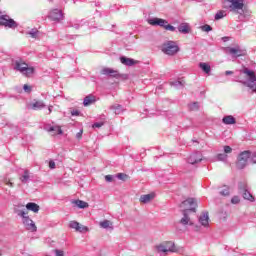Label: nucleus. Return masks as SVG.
<instances>
[{
  "label": "nucleus",
  "mask_w": 256,
  "mask_h": 256,
  "mask_svg": "<svg viewBox=\"0 0 256 256\" xmlns=\"http://www.w3.org/2000/svg\"><path fill=\"white\" fill-rule=\"evenodd\" d=\"M240 73H243L247 77L248 80H238V83H242L245 87H249L252 93H256V75L253 70H249V68L244 67L240 70Z\"/></svg>",
  "instance_id": "obj_1"
},
{
  "label": "nucleus",
  "mask_w": 256,
  "mask_h": 256,
  "mask_svg": "<svg viewBox=\"0 0 256 256\" xmlns=\"http://www.w3.org/2000/svg\"><path fill=\"white\" fill-rule=\"evenodd\" d=\"M12 65L15 71H19L20 73H22V75H25L26 77H29V75H33L34 69L29 67V65L25 63L23 59L13 60Z\"/></svg>",
  "instance_id": "obj_2"
},
{
  "label": "nucleus",
  "mask_w": 256,
  "mask_h": 256,
  "mask_svg": "<svg viewBox=\"0 0 256 256\" xmlns=\"http://www.w3.org/2000/svg\"><path fill=\"white\" fill-rule=\"evenodd\" d=\"M147 23L153 27H163L166 31L174 32L177 30L173 25L168 24L167 20L161 18H149Z\"/></svg>",
  "instance_id": "obj_3"
},
{
  "label": "nucleus",
  "mask_w": 256,
  "mask_h": 256,
  "mask_svg": "<svg viewBox=\"0 0 256 256\" xmlns=\"http://www.w3.org/2000/svg\"><path fill=\"white\" fill-rule=\"evenodd\" d=\"M251 157H253V153H251V151L241 152L237 158V169H245L248 163H253L251 162Z\"/></svg>",
  "instance_id": "obj_4"
},
{
  "label": "nucleus",
  "mask_w": 256,
  "mask_h": 256,
  "mask_svg": "<svg viewBox=\"0 0 256 256\" xmlns=\"http://www.w3.org/2000/svg\"><path fill=\"white\" fill-rule=\"evenodd\" d=\"M179 49V45L175 41H167L162 45V53L165 55H169L173 57V55H177Z\"/></svg>",
  "instance_id": "obj_5"
},
{
  "label": "nucleus",
  "mask_w": 256,
  "mask_h": 256,
  "mask_svg": "<svg viewBox=\"0 0 256 256\" xmlns=\"http://www.w3.org/2000/svg\"><path fill=\"white\" fill-rule=\"evenodd\" d=\"M227 2L230 3V11L237 15H244L245 10H243V7H245V3L243 0H227Z\"/></svg>",
  "instance_id": "obj_6"
},
{
  "label": "nucleus",
  "mask_w": 256,
  "mask_h": 256,
  "mask_svg": "<svg viewBox=\"0 0 256 256\" xmlns=\"http://www.w3.org/2000/svg\"><path fill=\"white\" fill-rule=\"evenodd\" d=\"M224 51L234 59H237L238 57H245V55H247V50L241 48L239 45H236L235 47H226Z\"/></svg>",
  "instance_id": "obj_7"
},
{
  "label": "nucleus",
  "mask_w": 256,
  "mask_h": 256,
  "mask_svg": "<svg viewBox=\"0 0 256 256\" xmlns=\"http://www.w3.org/2000/svg\"><path fill=\"white\" fill-rule=\"evenodd\" d=\"M158 253H177L174 242L168 241L156 246Z\"/></svg>",
  "instance_id": "obj_8"
},
{
  "label": "nucleus",
  "mask_w": 256,
  "mask_h": 256,
  "mask_svg": "<svg viewBox=\"0 0 256 256\" xmlns=\"http://www.w3.org/2000/svg\"><path fill=\"white\" fill-rule=\"evenodd\" d=\"M180 209H182V211L188 210L192 211L193 213H195L197 211V200L195 198H188L186 200H184L180 205H179Z\"/></svg>",
  "instance_id": "obj_9"
},
{
  "label": "nucleus",
  "mask_w": 256,
  "mask_h": 256,
  "mask_svg": "<svg viewBox=\"0 0 256 256\" xmlns=\"http://www.w3.org/2000/svg\"><path fill=\"white\" fill-rule=\"evenodd\" d=\"M0 25L2 27H8V29H17V27H19V24H17L9 15L0 16Z\"/></svg>",
  "instance_id": "obj_10"
},
{
  "label": "nucleus",
  "mask_w": 256,
  "mask_h": 256,
  "mask_svg": "<svg viewBox=\"0 0 256 256\" xmlns=\"http://www.w3.org/2000/svg\"><path fill=\"white\" fill-rule=\"evenodd\" d=\"M202 161L203 154H201V152H194L187 159V163L190 165H197V163H201Z\"/></svg>",
  "instance_id": "obj_11"
},
{
  "label": "nucleus",
  "mask_w": 256,
  "mask_h": 256,
  "mask_svg": "<svg viewBox=\"0 0 256 256\" xmlns=\"http://www.w3.org/2000/svg\"><path fill=\"white\" fill-rule=\"evenodd\" d=\"M22 219V223L27 231H31L32 233H35V231H37V226L35 225V222H33L31 218H29V216L26 215V217Z\"/></svg>",
  "instance_id": "obj_12"
},
{
  "label": "nucleus",
  "mask_w": 256,
  "mask_h": 256,
  "mask_svg": "<svg viewBox=\"0 0 256 256\" xmlns=\"http://www.w3.org/2000/svg\"><path fill=\"white\" fill-rule=\"evenodd\" d=\"M49 19L52 21H63L65 19V16L63 15V11L59 9H53L49 13Z\"/></svg>",
  "instance_id": "obj_13"
},
{
  "label": "nucleus",
  "mask_w": 256,
  "mask_h": 256,
  "mask_svg": "<svg viewBox=\"0 0 256 256\" xmlns=\"http://www.w3.org/2000/svg\"><path fill=\"white\" fill-rule=\"evenodd\" d=\"M182 219L180 220V225H183L184 227L193 226V221H191V218L189 217V210H182Z\"/></svg>",
  "instance_id": "obj_14"
},
{
  "label": "nucleus",
  "mask_w": 256,
  "mask_h": 256,
  "mask_svg": "<svg viewBox=\"0 0 256 256\" xmlns=\"http://www.w3.org/2000/svg\"><path fill=\"white\" fill-rule=\"evenodd\" d=\"M101 73L102 75H109V77H114V79L121 78V74L119 73V71L112 68H104L102 69Z\"/></svg>",
  "instance_id": "obj_15"
},
{
  "label": "nucleus",
  "mask_w": 256,
  "mask_h": 256,
  "mask_svg": "<svg viewBox=\"0 0 256 256\" xmlns=\"http://www.w3.org/2000/svg\"><path fill=\"white\" fill-rule=\"evenodd\" d=\"M45 129L48 133H52V135H63L61 126H46Z\"/></svg>",
  "instance_id": "obj_16"
},
{
  "label": "nucleus",
  "mask_w": 256,
  "mask_h": 256,
  "mask_svg": "<svg viewBox=\"0 0 256 256\" xmlns=\"http://www.w3.org/2000/svg\"><path fill=\"white\" fill-rule=\"evenodd\" d=\"M198 221L202 225V227H209V212H203L200 215Z\"/></svg>",
  "instance_id": "obj_17"
},
{
  "label": "nucleus",
  "mask_w": 256,
  "mask_h": 256,
  "mask_svg": "<svg viewBox=\"0 0 256 256\" xmlns=\"http://www.w3.org/2000/svg\"><path fill=\"white\" fill-rule=\"evenodd\" d=\"M120 62L122 65H126L127 67H133V65H137V61L132 58H127L125 56L120 57Z\"/></svg>",
  "instance_id": "obj_18"
},
{
  "label": "nucleus",
  "mask_w": 256,
  "mask_h": 256,
  "mask_svg": "<svg viewBox=\"0 0 256 256\" xmlns=\"http://www.w3.org/2000/svg\"><path fill=\"white\" fill-rule=\"evenodd\" d=\"M31 177H33L31 176V172L29 170H24L23 174L20 175L19 179L21 183L25 185L31 181Z\"/></svg>",
  "instance_id": "obj_19"
},
{
  "label": "nucleus",
  "mask_w": 256,
  "mask_h": 256,
  "mask_svg": "<svg viewBox=\"0 0 256 256\" xmlns=\"http://www.w3.org/2000/svg\"><path fill=\"white\" fill-rule=\"evenodd\" d=\"M155 199V194L150 193V194H145L140 196V203H151Z\"/></svg>",
  "instance_id": "obj_20"
},
{
  "label": "nucleus",
  "mask_w": 256,
  "mask_h": 256,
  "mask_svg": "<svg viewBox=\"0 0 256 256\" xmlns=\"http://www.w3.org/2000/svg\"><path fill=\"white\" fill-rule=\"evenodd\" d=\"M179 33H183V35H187L191 32V28L187 23H182L178 26Z\"/></svg>",
  "instance_id": "obj_21"
},
{
  "label": "nucleus",
  "mask_w": 256,
  "mask_h": 256,
  "mask_svg": "<svg viewBox=\"0 0 256 256\" xmlns=\"http://www.w3.org/2000/svg\"><path fill=\"white\" fill-rule=\"evenodd\" d=\"M222 123H224V125H235L237 121L235 120V117L228 115L222 119Z\"/></svg>",
  "instance_id": "obj_22"
},
{
  "label": "nucleus",
  "mask_w": 256,
  "mask_h": 256,
  "mask_svg": "<svg viewBox=\"0 0 256 256\" xmlns=\"http://www.w3.org/2000/svg\"><path fill=\"white\" fill-rule=\"evenodd\" d=\"M95 96L93 95H88L84 98V101H83V105L84 107H89V105H93V103H95Z\"/></svg>",
  "instance_id": "obj_23"
},
{
  "label": "nucleus",
  "mask_w": 256,
  "mask_h": 256,
  "mask_svg": "<svg viewBox=\"0 0 256 256\" xmlns=\"http://www.w3.org/2000/svg\"><path fill=\"white\" fill-rule=\"evenodd\" d=\"M31 109H33L34 111L45 109V103H43V101H36L31 104Z\"/></svg>",
  "instance_id": "obj_24"
},
{
  "label": "nucleus",
  "mask_w": 256,
  "mask_h": 256,
  "mask_svg": "<svg viewBox=\"0 0 256 256\" xmlns=\"http://www.w3.org/2000/svg\"><path fill=\"white\" fill-rule=\"evenodd\" d=\"M26 209L28 211H33V213H39V206L33 202H29L28 204H26Z\"/></svg>",
  "instance_id": "obj_25"
},
{
  "label": "nucleus",
  "mask_w": 256,
  "mask_h": 256,
  "mask_svg": "<svg viewBox=\"0 0 256 256\" xmlns=\"http://www.w3.org/2000/svg\"><path fill=\"white\" fill-rule=\"evenodd\" d=\"M243 199H246L247 201H251V203H253V201H255V197H253V194L251 192H249V189L242 192L241 193Z\"/></svg>",
  "instance_id": "obj_26"
},
{
  "label": "nucleus",
  "mask_w": 256,
  "mask_h": 256,
  "mask_svg": "<svg viewBox=\"0 0 256 256\" xmlns=\"http://www.w3.org/2000/svg\"><path fill=\"white\" fill-rule=\"evenodd\" d=\"M73 203L76 207H79V209H87V207H89V204L83 200H74Z\"/></svg>",
  "instance_id": "obj_27"
},
{
  "label": "nucleus",
  "mask_w": 256,
  "mask_h": 256,
  "mask_svg": "<svg viewBox=\"0 0 256 256\" xmlns=\"http://www.w3.org/2000/svg\"><path fill=\"white\" fill-rule=\"evenodd\" d=\"M110 109L114 111L115 115H121V113H123V106L119 104L110 106Z\"/></svg>",
  "instance_id": "obj_28"
},
{
  "label": "nucleus",
  "mask_w": 256,
  "mask_h": 256,
  "mask_svg": "<svg viewBox=\"0 0 256 256\" xmlns=\"http://www.w3.org/2000/svg\"><path fill=\"white\" fill-rule=\"evenodd\" d=\"M170 85L172 87H175L176 89H182V87H185V81H181V80L172 81L170 82Z\"/></svg>",
  "instance_id": "obj_29"
},
{
  "label": "nucleus",
  "mask_w": 256,
  "mask_h": 256,
  "mask_svg": "<svg viewBox=\"0 0 256 256\" xmlns=\"http://www.w3.org/2000/svg\"><path fill=\"white\" fill-rule=\"evenodd\" d=\"M200 69L204 71V73L209 74L211 73V66L205 62H200L199 64Z\"/></svg>",
  "instance_id": "obj_30"
},
{
  "label": "nucleus",
  "mask_w": 256,
  "mask_h": 256,
  "mask_svg": "<svg viewBox=\"0 0 256 256\" xmlns=\"http://www.w3.org/2000/svg\"><path fill=\"white\" fill-rule=\"evenodd\" d=\"M14 213H16V215H18V217H21L23 219L27 216V214L29 212H27V210H25V209L22 210V209H19V208H15Z\"/></svg>",
  "instance_id": "obj_31"
},
{
  "label": "nucleus",
  "mask_w": 256,
  "mask_h": 256,
  "mask_svg": "<svg viewBox=\"0 0 256 256\" xmlns=\"http://www.w3.org/2000/svg\"><path fill=\"white\" fill-rule=\"evenodd\" d=\"M100 227L102 229H109V228L113 229V224L109 220H104V221L100 222Z\"/></svg>",
  "instance_id": "obj_32"
},
{
  "label": "nucleus",
  "mask_w": 256,
  "mask_h": 256,
  "mask_svg": "<svg viewBox=\"0 0 256 256\" xmlns=\"http://www.w3.org/2000/svg\"><path fill=\"white\" fill-rule=\"evenodd\" d=\"M27 35H30L32 39H37V37H39V30H37V28H33L29 32H27Z\"/></svg>",
  "instance_id": "obj_33"
},
{
  "label": "nucleus",
  "mask_w": 256,
  "mask_h": 256,
  "mask_svg": "<svg viewBox=\"0 0 256 256\" xmlns=\"http://www.w3.org/2000/svg\"><path fill=\"white\" fill-rule=\"evenodd\" d=\"M239 193L242 194L243 192L248 190L246 182H239L238 184Z\"/></svg>",
  "instance_id": "obj_34"
},
{
  "label": "nucleus",
  "mask_w": 256,
  "mask_h": 256,
  "mask_svg": "<svg viewBox=\"0 0 256 256\" xmlns=\"http://www.w3.org/2000/svg\"><path fill=\"white\" fill-rule=\"evenodd\" d=\"M225 15H227V14L225 13V11L220 10V11H218V12L215 14L214 19H215L216 21H219V19H223V17H225Z\"/></svg>",
  "instance_id": "obj_35"
},
{
  "label": "nucleus",
  "mask_w": 256,
  "mask_h": 256,
  "mask_svg": "<svg viewBox=\"0 0 256 256\" xmlns=\"http://www.w3.org/2000/svg\"><path fill=\"white\" fill-rule=\"evenodd\" d=\"M190 111H199V102H193L188 105Z\"/></svg>",
  "instance_id": "obj_36"
},
{
  "label": "nucleus",
  "mask_w": 256,
  "mask_h": 256,
  "mask_svg": "<svg viewBox=\"0 0 256 256\" xmlns=\"http://www.w3.org/2000/svg\"><path fill=\"white\" fill-rule=\"evenodd\" d=\"M79 222H77V221H70V223H69V227L71 228V229H75L76 231H79Z\"/></svg>",
  "instance_id": "obj_37"
},
{
  "label": "nucleus",
  "mask_w": 256,
  "mask_h": 256,
  "mask_svg": "<svg viewBox=\"0 0 256 256\" xmlns=\"http://www.w3.org/2000/svg\"><path fill=\"white\" fill-rule=\"evenodd\" d=\"M201 30L205 31L206 33H209V31H213V28L210 25L205 24V25L201 26Z\"/></svg>",
  "instance_id": "obj_38"
},
{
  "label": "nucleus",
  "mask_w": 256,
  "mask_h": 256,
  "mask_svg": "<svg viewBox=\"0 0 256 256\" xmlns=\"http://www.w3.org/2000/svg\"><path fill=\"white\" fill-rule=\"evenodd\" d=\"M117 179H120V181H126L127 180V174L118 173L116 174Z\"/></svg>",
  "instance_id": "obj_39"
},
{
  "label": "nucleus",
  "mask_w": 256,
  "mask_h": 256,
  "mask_svg": "<svg viewBox=\"0 0 256 256\" xmlns=\"http://www.w3.org/2000/svg\"><path fill=\"white\" fill-rule=\"evenodd\" d=\"M218 161H227V155L225 153H221L217 155Z\"/></svg>",
  "instance_id": "obj_40"
},
{
  "label": "nucleus",
  "mask_w": 256,
  "mask_h": 256,
  "mask_svg": "<svg viewBox=\"0 0 256 256\" xmlns=\"http://www.w3.org/2000/svg\"><path fill=\"white\" fill-rule=\"evenodd\" d=\"M220 195H222L223 197H228L229 187L225 186V188L222 191H220Z\"/></svg>",
  "instance_id": "obj_41"
},
{
  "label": "nucleus",
  "mask_w": 256,
  "mask_h": 256,
  "mask_svg": "<svg viewBox=\"0 0 256 256\" xmlns=\"http://www.w3.org/2000/svg\"><path fill=\"white\" fill-rule=\"evenodd\" d=\"M87 231H89V228L87 226H81V224L79 225V228H78L79 233H87Z\"/></svg>",
  "instance_id": "obj_42"
},
{
  "label": "nucleus",
  "mask_w": 256,
  "mask_h": 256,
  "mask_svg": "<svg viewBox=\"0 0 256 256\" xmlns=\"http://www.w3.org/2000/svg\"><path fill=\"white\" fill-rule=\"evenodd\" d=\"M70 113H71L72 117H79V115H81V112L77 109H72L70 111Z\"/></svg>",
  "instance_id": "obj_43"
},
{
  "label": "nucleus",
  "mask_w": 256,
  "mask_h": 256,
  "mask_svg": "<svg viewBox=\"0 0 256 256\" xmlns=\"http://www.w3.org/2000/svg\"><path fill=\"white\" fill-rule=\"evenodd\" d=\"M240 201H241V200L239 199V196H234V197H232V199H231V203H232L233 205L239 204Z\"/></svg>",
  "instance_id": "obj_44"
},
{
  "label": "nucleus",
  "mask_w": 256,
  "mask_h": 256,
  "mask_svg": "<svg viewBox=\"0 0 256 256\" xmlns=\"http://www.w3.org/2000/svg\"><path fill=\"white\" fill-rule=\"evenodd\" d=\"M56 256H65V252L63 250L56 249L54 250Z\"/></svg>",
  "instance_id": "obj_45"
},
{
  "label": "nucleus",
  "mask_w": 256,
  "mask_h": 256,
  "mask_svg": "<svg viewBox=\"0 0 256 256\" xmlns=\"http://www.w3.org/2000/svg\"><path fill=\"white\" fill-rule=\"evenodd\" d=\"M103 125V122H96L92 125L93 129H100V127Z\"/></svg>",
  "instance_id": "obj_46"
},
{
  "label": "nucleus",
  "mask_w": 256,
  "mask_h": 256,
  "mask_svg": "<svg viewBox=\"0 0 256 256\" xmlns=\"http://www.w3.org/2000/svg\"><path fill=\"white\" fill-rule=\"evenodd\" d=\"M233 151V148L231 146H224V153H231Z\"/></svg>",
  "instance_id": "obj_47"
},
{
  "label": "nucleus",
  "mask_w": 256,
  "mask_h": 256,
  "mask_svg": "<svg viewBox=\"0 0 256 256\" xmlns=\"http://www.w3.org/2000/svg\"><path fill=\"white\" fill-rule=\"evenodd\" d=\"M105 181H107V183H112V181H113V175H106V176H105Z\"/></svg>",
  "instance_id": "obj_48"
},
{
  "label": "nucleus",
  "mask_w": 256,
  "mask_h": 256,
  "mask_svg": "<svg viewBox=\"0 0 256 256\" xmlns=\"http://www.w3.org/2000/svg\"><path fill=\"white\" fill-rule=\"evenodd\" d=\"M4 183H5V185H8V187H14V185H13V182H11V180H9V179H4Z\"/></svg>",
  "instance_id": "obj_49"
},
{
  "label": "nucleus",
  "mask_w": 256,
  "mask_h": 256,
  "mask_svg": "<svg viewBox=\"0 0 256 256\" xmlns=\"http://www.w3.org/2000/svg\"><path fill=\"white\" fill-rule=\"evenodd\" d=\"M23 89H24V91H25L26 93H31V88H30L29 85L25 84V85L23 86Z\"/></svg>",
  "instance_id": "obj_50"
},
{
  "label": "nucleus",
  "mask_w": 256,
  "mask_h": 256,
  "mask_svg": "<svg viewBox=\"0 0 256 256\" xmlns=\"http://www.w3.org/2000/svg\"><path fill=\"white\" fill-rule=\"evenodd\" d=\"M251 163H252V165H255V163H256V152L252 153Z\"/></svg>",
  "instance_id": "obj_51"
},
{
  "label": "nucleus",
  "mask_w": 256,
  "mask_h": 256,
  "mask_svg": "<svg viewBox=\"0 0 256 256\" xmlns=\"http://www.w3.org/2000/svg\"><path fill=\"white\" fill-rule=\"evenodd\" d=\"M55 167H56L55 161L50 160V161H49V168H50V169H55Z\"/></svg>",
  "instance_id": "obj_52"
},
{
  "label": "nucleus",
  "mask_w": 256,
  "mask_h": 256,
  "mask_svg": "<svg viewBox=\"0 0 256 256\" xmlns=\"http://www.w3.org/2000/svg\"><path fill=\"white\" fill-rule=\"evenodd\" d=\"M81 137H83V130H80V131L76 134V139H81Z\"/></svg>",
  "instance_id": "obj_53"
},
{
  "label": "nucleus",
  "mask_w": 256,
  "mask_h": 256,
  "mask_svg": "<svg viewBox=\"0 0 256 256\" xmlns=\"http://www.w3.org/2000/svg\"><path fill=\"white\" fill-rule=\"evenodd\" d=\"M225 75H233V71L227 70V71L225 72Z\"/></svg>",
  "instance_id": "obj_54"
},
{
  "label": "nucleus",
  "mask_w": 256,
  "mask_h": 256,
  "mask_svg": "<svg viewBox=\"0 0 256 256\" xmlns=\"http://www.w3.org/2000/svg\"><path fill=\"white\" fill-rule=\"evenodd\" d=\"M48 110H49V113H52V111H53V106H49V107H48Z\"/></svg>",
  "instance_id": "obj_55"
},
{
  "label": "nucleus",
  "mask_w": 256,
  "mask_h": 256,
  "mask_svg": "<svg viewBox=\"0 0 256 256\" xmlns=\"http://www.w3.org/2000/svg\"><path fill=\"white\" fill-rule=\"evenodd\" d=\"M195 231H199V226H196V227H195Z\"/></svg>",
  "instance_id": "obj_56"
},
{
  "label": "nucleus",
  "mask_w": 256,
  "mask_h": 256,
  "mask_svg": "<svg viewBox=\"0 0 256 256\" xmlns=\"http://www.w3.org/2000/svg\"><path fill=\"white\" fill-rule=\"evenodd\" d=\"M75 29H79V25H76V26H75Z\"/></svg>",
  "instance_id": "obj_57"
},
{
  "label": "nucleus",
  "mask_w": 256,
  "mask_h": 256,
  "mask_svg": "<svg viewBox=\"0 0 256 256\" xmlns=\"http://www.w3.org/2000/svg\"><path fill=\"white\" fill-rule=\"evenodd\" d=\"M20 207H25V206L21 205Z\"/></svg>",
  "instance_id": "obj_58"
}]
</instances>
